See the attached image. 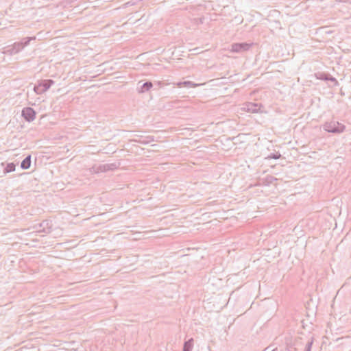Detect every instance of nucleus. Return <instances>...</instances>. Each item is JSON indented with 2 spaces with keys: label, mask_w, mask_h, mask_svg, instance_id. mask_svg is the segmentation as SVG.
Listing matches in <instances>:
<instances>
[{
  "label": "nucleus",
  "mask_w": 351,
  "mask_h": 351,
  "mask_svg": "<svg viewBox=\"0 0 351 351\" xmlns=\"http://www.w3.org/2000/svg\"><path fill=\"white\" fill-rule=\"evenodd\" d=\"M15 169V166L13 165V164H10L8 165L7 168H6V171H14Z\"/></svg>",
  "instance_id": "39448f33"
},
{
  "label": "nucleus",
  "mask_w": 351,
  "mask_h": 351,
  "mask_svg": "<svg viewBox=\"0 0 351 351\" xmlns=\"http://www.w3.org/2000/svg\"><path fill=\"white\" fill-rule=\"evenodd\" d=\"M31 165V156H28L26 158H25L21 162V167L24 169H27L29 168Z\"/></svg>",
  "instance_id": "7ed1b4c3"
},
{
  "label": "nucleus",
  "mask_w": 351,
  "mask_h": 351,
  "mask_svg": "<svg viewBox=\"0 0 351 351\" xmlns=\"http://www.w3.org/2000/svg\"><path fill=\"white\" fill-rule=\"evenodd\" d=\"M23 115L27 121H29L34 119L35 112L32 108H27L23 110Z\"/></svg>",
  "instance_id": "f257e3e1"
},
{
  "label": "nucleus",
  "mask_w": 351,
  "mask_h": 351,
  "mask_svg": "<svg viewBox=\"0 0 351 351\" xmlns=\"http://www.w3.org/2000/svg\"><path fill=\"white\" fill-rule=\"evenodd\" d=\"M144 86L146 87L147 89L149 88L152 86V84H145Z\"/></svg>",
  "instance_id": "423d86ee"
},
{
  "label": "nucleus",
  "mask_w": 351,
  "mask_h": 351,
  "mask_svg": "<svg viewBox=\"0 0 351 351\" xmlns=\"http://www.w3.org/2000/svg\"><path fill=\"white\" fill-rule=\"evenodd\" d=\"M193 347V339H191L185 343L184 347V351H190L191 348Z\"/></svg>",
  "instance_id": "20e7f679"
},
{
  "label": "nucleus",
  "mask_w": 351,
  "mask_h": 351,
  "mask_svg": "<svg viewBox=\"0 0 351 351\" xmlns=\"http://www.w3.org/2000/svg\"><path fill=\"white\" fill-rule=\"evenodd\" d=\"M248 49V45L247 44H235L232 45V49L234 51L239 52L245 51Z\"/></svg>",
  "instance_id": "f03ea898"
}]
</instances>
